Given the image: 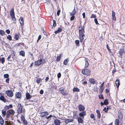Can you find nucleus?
I'll list each match as a JSON object with an SVG mask.
<instances>
[{"label": "nucleus", "mask_w": 125, "mask_h": 125, "mask_svg": "<svg viewBox=\"0 0 125 125\" xmlns=\"http://www.w3.org/2000/svg\"><path fill=\"white\" fill-rule=\"evenodd\" d=\"M73 121V119H67L65 120L64 121L65 123L67 124L68 123L72 122Z\"/></svg>", "instance_id": "f8f14e48"}, {"label": "nucleus", "mask_w": 125, "mask_h": 125, "mask_svg": "<svg viewBox=\"0 0 125 125\" xmlns=\"http://www.w3.org/2000/svg\"><path fill=\"white\" fill-rule=\"evenodd\" d=\"M69 60L68 58H67L65 59L63 62V64L65 65H66L68 63Z\"/></svg>", "instance_id": "b1692460"}, {"label": "nucleus", "mask_w": 125, "mask_h": 125, "mask_svg": "<svg viewBox=\"0 0 125 125\" xmlns=\"http://www.w3.org/2000/svg\"><path fill=\"white\" fill-rule=\"evenodd\" d=\"M72 16L70 18V20L71 21H72L74 19L75 16L74 15H72Z\"/></svg>", "instance_id": "5fc2aeb1"}, {"label": "nucleus", "mask_w": 125, "mask_h": 125, "mask_svg": "<svg viewBox=\"0 0 125 125\" xmlns=\"http://www.w3.org/2000/svg\"><path fill=\"white\" fill-rule=\"evenodd\" d=\"M119 116H118V117L119 118H123V115L121 113V112H119Z\"/></svg>", "instance_id": "72a5a7b5"}, {"label": "nucleus", "mask_w": 125, "mask_h": 125, "mask_svg": "<svg viewBox=\"0 0 125 125\" xmlns=\"http://www.w3.org/2000/svg\"><path fill=\"white\" fill-rule=\"evenodd\" d=\"M79 41L78 40H76L75 41V43L76 44H79Z\"/></svg>", "instance_id": "69168bd1"}, {"label": "nucleus", "mask_w": 125, "mask_h": 125, "mask_svg": "<svg viewBox=\"0 0 125 125\" xmlns=\"http://www.w3.org/2000/svg\"><path fill=\"white\" fill-rule=\"evenodd\" d=\"M33 102V101L32 100H29L28 101V102H29V104H27L26 105H28L29 104H31V103H32Z\"/></svg>", "instance_id": "13d9d810"}, {"label": "nucleus", "mask_w": 125, "mask_h": 125, "mask_svg": "<svg viewBox=\"0 0 125 125\" xmlns=\"http://www.w3.org/2000/svg\"><path fill=\"white\" fill-rule=\"evenodd\" d=\"M10 115H13L14 114V112L12 109H11L8 111Z\"/></svg>", "instance_id": "393cba45"}, {"label": "nucleus", "mask_w": 125, "mask_h": 125, "mask_svg": "<svg viewBox=\"0 0 125 125\" xmlns=\"http://www.w3.org/2000/svg\"><path fill=\"white\" fill-rule=\"evenodd\" d=\"M61 74L60 73H59L57 74V77L58 78L61 77Z\"/></svg>", "instance_id": "4d7b16f0"}, {"label": "nucleus", "mask_w": 125, "mask_h": 125, "mask_svg": "<svg viewBox=\"0 0 125 125\" xmlns=\"http://www.w3.org/2000/svg\"><path fill=\"white\" fill-rule=\"evenodd\" d=\"M78 108L79 110L81 111H83L85 109V108L84 106L83 105L80 104H79L78 106Z\"/></svg>", "instance_id": "9b49d317"}, {"label": "nucleus", "mask_w": 125, "mask_h": 125, "mask_svg": "<svg viewBox=\"0 0 125 125\" xmlns=\"http://www.w3.org/2000/svg\"><path fill=\"white\" fill-rule=\"evenodd\" d=\"M96 112L97 114V117L98 118H100L101 117V114L99 111L98 110H96Z\"/></svg>", "instance_id": "5701e85b"}, {"label": "nucleus", "mask_w": 125, "mask_h": 125, "mask_svg": "<svg viewBox=\"0 0 125 125\" xmlns=\"http://www.w3.org/2000/svg\"><path fill=\"white\" fill-rule=\"evenodd\" d=\"M103 111H104L105 112H107V109H106V107H105L103 109Z\"/></svg>", "instance_id": "680f3d73"}, {"label": "nucleus", "mask_w": 125, "mask_h": 125, "mask_svg": "<svg viewBox=\"0 0 125 125\" xmlns=\"http://www.w3.org/2000/svg\"><path fill=\"white\" fill-rule=\"evenodd\" d=\"M48 115V113L47 112H44L41 113L40 116L42 117H46Z\"/></svg>", "instance_id": "9d476101"}, {"label": "nucleus", "mask_w": 125, "mask_h": 125, "mask_svg": "<svg viewBox=\"0 0 125 125\" xmlns=\"http://www.w3.org/2000/svg\"><path fill=\"white\" fill-rule=\"evenodd\" d=\"M1 63L3 64L5 62V59L4 57H2L1 59Z\"/></svg>", "instance_id": "37998d69"}, {"label": "nucleus", "mask_w": 125, "mask_h": 125, "mask_svg": "<svg viewBox=\"0 0 125 125\" xmlns=\"http://www.w3.org/2000/svg\"><path fill=\"white\" fill-rule=\"evenodd\" d=\"M5 34V32L3 30H0V34L1 36L4 35Z\"/></svg>", "instance_id": "c756f323"}, {"label": "nucleus", "mask_w": 125, "mask_h": 125, "mask_svg": "<svg viewBox=\"0 0 125 125\" xmlns=\"http://www.w3.org/2000/svg\"><path fill=\"white\" fill-rule=\"evenodd\" d=\"M7 38L10 41H11L12 40L11 36L10 35H9L7 36Z\"/></svg>", "instance_id": "58836bf2"}, {"label": "nucleus", "mask_w": 125, "mask_h": 125, "mask_svg": "<svg viewBox=\"0 0 125 125\" xmlns=\"http://www.w3.org/2000/svg\"><path fill=\"white\" fill-rule=\"evenodd\" d=\"M62 56L61 54H60L59 56H57L56 61L57 62H59L60 61L61 57Z\"/></svg>", "instance_id": "2f4dec72"}, {"label": "nucleus", "mask_w": 125, "mask_h": 125, "mask_svg": "<svg viewBox=\"0 0 125 125\" xmlns=\"http://www.w3.org/2000/svg\"><path fill=\"white\" fill-rule=\"evenodd\" d=\"M94 21L96 24H99V23H98L97 19L95 18L94 19Z\"/></svg>", "instance_id": "864d4df0"}, {"label": "nucleus", "mask_w": 125, "mask_h": 125, "mask_svg": "<svg viewBox=\"0 0 125 125\" xmlns=\"http://www.w3.org/2000/svg\"><path fill=\"white\" fill-rule=\"evenodd\" d=\"M79 117L84 118V117L86 115V112L85 111H83L81 112L79 114Z\"/></svg>", "instance_id": "6e6552de"}, {"label": "nucleus", "mask_w": 125, "mask_h": 125, "mask_svg": "<svg viewBox=\"0 0 125 125\" xmlns=\"http://www.w3.org/2000/svg\"><path fill=\"white\" fill-rule=\"evenodd\" d=\"M42 81V79L41 78H40L36 80L37 82L39 83L40 82Z\"/></svg>", "instance_id": "49530a36"}, {"label": "nucleus", "mask_w": 125, "mask_h": 125, "mask_svg": "<svg viewBox=\"0 0 125 125\" xmlns=\"http://www.w3.org/2000/svg\"><path fill=\"white\" fill-rule=\"evenodd\" d=\"M85 68H86L88 66L89 64L88 61L86 60L85 59Z\"/></svg>", "instance_id": "c9c22d12"}, {"label": "nucleus", "mask_w": 125, "mask_h": 125, "mask_svg": "<svg viewBox=\"0 0 125 125\" xmlns=\"http://www.w3.org/2000/svg\"><path fill=\"white\" fill-rule=\"evenodd\" d=\"M12 17V21H14V22L16 21V19L15 16L11 17Z\"/></svg>", "instance_id": "603ef678"}, {"label": "nucleus", "mask_w": 125, "mask_h": 125, "mask_svg": "<svg viewBox=\"0 0 125 125\" xmlns=\"http://www.w3.org/2000/svg\"><path fill=\"white\" fill-rule=\"evenodd\" d=\"M0 100L4 102H6V100L4 96V94L1 93H0Z\"/></svg>", "instance_id": "0eeeda50"}, {"label": "nucleus", "mask_w": 125, "mask_h": 125, "mask_svg": "<svg viewBox=\"0 0 125 125\" xmlns=\"http://www.w3.org/2000/svg\"><path fill=\"white\" fill-rule=\"evenodd\" d=\"M60 12V10H59L57 11V15L58 16H59V15Z\"/></svg>", "instance_id": "e2e57ef3"}, {"label": "nucleus", "mask_w": 125, "mask_h": 125, "mask_svg": "<svg viewBox=\"0 0 125 125\" xmlns=\"http://www.w3.org/2000/svg\"><path fill=\"white\" fill-rule=\"evenodd\" d=\"M23 122L24 124L26 125L28 124V122L26 120H24Z\"/></svg>", "instance_id": "3c124183"}, {"label": "nucleus", "mask_w": 125, "mask_h": 125, "mask_svg": "<svg viewBox=\"0 0 125 125\" xmlns=\"http://www.w3.org/2000/svg\"><path fill=\"white\" fill-rule=\"evenodd\" d=\"M104 103L105 105H106L108 104V102L107 99H105L104 101Z\"/></svg>", "instance_id": "4c0bfd02"}, {"label": "nucleus", "mask_w": 125, "mask_h": 125, "mask_svg": "<svg viewBox=\"0 0 125 125\" xmlns=\"http://www.w3.org/2000/svg\"><path fill=\"white\" fill-rule=\"evenodd\" d=\"M26 96L27 99H29L32 97V96L28 93H26Z\"/></svg>", "instance_id": "6ab92c4d"}, {"label": "nucleus", "mask_w": 125, "mask_h": 125, "mask_svg": "<svg viewBox=\"0 0 125 125\" xmlns=\"http://www.w3.org/2000/svg\"><path fill=\"white\" fill-rule=\"evenodd\" d=\"M53 27H55L56 26V23L55 21L54 20H53Z\"/></svg>", "instance_id": "a18cd8bd"}, {"label": "nucleus", "mask_w": 125, "mask_h": 125, "mask_svg": "<svg viewBox=\"0 0 125 125\" xmlns=\"http://www.w3.org/2000/svg\"><path fill=\"white\" fill-rule=\"evenodd\" d=\"M77 111H73V116L74 118H75L76 117V116L77 117Z\"/></svg>", "instance_id": "bb28decb"}, {"label": "nucleus", "mask_w": 125, "mask_h": 125, "mask_svg": "<svg viewBox=\"0 0 125 125\" xmlns=\"http://www.w3.org/2000/svg\"><path fill=\"white\" fill-rule=\"evenodd\" d=\"M9 75L8 74H5L4 75V78H9Z\"/></svg>", "instance_id": "ea45409f"}, {"label": "nucleus", "mask_w": 125, "mask_h": 125, "mask_svg": "<svg viewBox=\"0 0 125 125\" xmlns=\"http://www.w3.org/2000/svg\"><path fill=\"white\" fill-rule=\"evenodd\" d=\"M15 96L16 98L20 99L21 97V94L19 92H16L15 94Z\"/></svg>", "instance_id": "1a4fd4ad"}, {"label": "nucleus", "mask_w": 125, "mask_h": 125, "mask_svg": "<svg viewBox=\"0 0 125 125\" xmlns=\"http://www.w3.org/2000/svg\"><path fill=\"white\" fill-rule=\"evenodd\" d=\"M59 91L60 93L64 95H67L68 94V92L66 90H65L64 88L61 87L60 88Z\"/></svg>", "instance_id": "20e7f679"}, {"label": "nucleus", "mask_w": 125, "mask_h": 125, "mask_svg": "<svg viewBox=\"0 0 125 125\" xmlns=\"http://www.w3.org/2000/svg\"><path fill=\"white\" fill-rule=\"evenodd\" d=\"M25 52L24 51H22L20 52L19 54L20 55L24 57L25 56Z\"/></svg>", "instance_id": "7c9ffc66"}, {"label": "nucleus", "mask_w": 125, "mask_h": 125, "mask_svg": "<svg viewBox=\"0 0 125 125\" xmlns=\"http://www.w3.org/2000/svg\"><path fill=\"white\" fill-rule=\"evenodd\" d=\"M119 121L118 119H116L115 120V125H119Z\"/></svg>", "instance_id": "c85d7f7f"}, {"label": "nucleus", "mask_w": 125, "mask_h": 125, "mask_svg": "<svg viewBox=\"0 0 125 125\" xmlns=\"http://www.w3.org/2000/svg\"><path fill=\"white\" fill-rule=\"evenodd\" d=\"M91 72L90 70L88 69H85L84 70H83L82 71V73L83 74L87 75H90L91 73Z\"/></svg>", "instance_id": "7ed1b4c3"}, {"label": "nucleus", "mask_w": 125, "mask_h": 125, "mask_svg": "<svg viewBox=\"0 0 125 125\" xmlns=\"http://www.w3.org/2000/svg\"><path fill=\"white\" fill-rule=\"evenodd\" d=\"M43 93V90H41V91H40V93L41 94H42Z\"/></svg>", "instance_id": "774afa93"}, {"label": "nucleus", "mask_w": 125, "mask_h": 125, "mask_svg": "<svg viewBox=\"0 0 125 125\" xmlns=\"http://www.w3.org/2000/svg\"><path fill=\"white\" fill-rule=\"evenodd\" d=\"M52 115H50L49 116H48L46 119H48L50 120L51 119V117H52Z\"/></svg>", "instance_id": "de8ad7c7"}, {"label": "nucleus", "mask_w": 125, "mask_h": 125, "mask_svg": "<svg viewBox=\"0 0 125 125\" xmlns=\"http://www.w3.org/2000/svg\"><path fill=\"white\" fill-rule=\"evenodd\" d=\"M54 122L55 125H60L61 123L60 121L58 119H55Z\"/></svg>", "instance_id": "4468645a"}, {"label": "nucleus", "mask_w": 125, "mask_h": 125, "mask_svg": "<svg viewBox=\"0 0 125 125\" xmlns=\"http://www.w3.org/2000/svg\"><path fill=\"white\" fill-rule=\"evenodd\" d=\"M22 107L21 104H19L18 105V109H17V111L18 113V114H20L22 113Z\"/></svg>", "instance_id": "39448f33"}, {"label": "nucleus", "mask_w": 125, "mask_h": 125, "mask_svg": "<svg viewBox=\"0 0 125 125\" xmlns=\"http://www.w3.org/2000/svg\"><path fill=\"white\" fill-rule=\"evenodd\" d=\"M99 98L100 99H104V97L101 94L100 95H99Z\"/></svg>", "instance_id": "6e6d98bb"}, {"label": "nucleus", "mask_w": 125, "mask_h": 125, "mask_svg": "<svg viewBox=\"0 0 125 125\" xmlns=\"http://www.w3.org/2000/svg\"><path fill=\"white\" fill-rule=\"evenodd\" d=\"M10 114L9 113V112L8 111L6 114V117L7 118H9L10 116Z\"/></svg>", "instance_id": "8fccbe9b"}, {"label": "nucleus", "mask_w": 125, "mask_h": 125, "mask_svg": "<svg viewBox=\"0 0 125 125\" xmlns=\"http://www.w3.org/2000/svg\"><path fill=\"white\" fill-rule=\"evenodd\" d=\"M115 13L113 11H112V16L113 20L114 21H115L116 20V18L115 17Z\"/></svg>", "instance_id": "f3484780"}, {"label": "nucleus", "mask_w": 125, "mask_h": 125, "mask_svg": "<svg viewBox=\"0 0 125 125\" xmlns=\"http://www.w3.org/2000/svg\"><path fill=\"white\" fill-rule=\"evenodd\" d=\"M89 81L91 83L93 84H94L95 83V81L94 79H89Z\"/></svg>", "instance_id": "aec40b11"}, {"label": "nucleus", "mask_w": 125, "mask_h": 125, "mask_svg": "<svg viewBox=\"0 0 125 125\" xmlns=\"http://www.w3.org/2000/svg\"><path fill=\"white\" fill-rule=\"evenodd\" d=\"M90 116L91 118H94V120H95V119L94 118V115L93 114H91L90 115Z\"/></svg>", "instance_id": "79ce46f5"}, {"label": "nucleus", "mask_w": 125, "mask_h": 125, "mask_svg": "<svg viewBox=\"0 0 125 125\" xmlns=\"http://www.w3.org/2000/svg\"><path fill=\"white\" fill-rule=\"evenodd\" d=\"M6 125H11L10 122L8 121H6L5 122Z\"/></svg>", "instance_id": "a19ab883"}, {"label": "nucleus", "mask_w": 125, "mask_h": 125, "mask_svg": "<svg viewBox=\"0 0 125 125\" xmlns=\"http://www.w3.org/2000/svg\"><path fill=\"white\" fill-rule=\"evenodd\" d=\"M19 21L21 25V26H23L24 25V20L23 18L21 17L19 19Z\"/></svg>", "instance_id": "2eb2a0df"}, {"label": "nucleus", "mask_w": 125, "mask_h": 125, "mask_svg": "<svg viewBox=\"0 0 125 125\" xmlns=\"http://www.w3.org/2000/svg\"><path fill=\"white\" fill-rule=\"evenodd\" d=\"M84 31L83 30H79V36L80 39V42H82L83 40L84 36H85V35L84 34Z\"/></svg>", "instance_id": "f257e3e1"}, {"label": "nucleus", "mask_w": 125, "mask_h": 125, "mask_svg": "<svg viewBox=\"0 0 125 125\" xmlns=\"http://www.w3.org/2000/svg\"><path fill=\"white\" fill-rule=\"evenodd\" d=\"M96 17V16L95 15L93 14L91 17L90 18H95Z\"/></svg>", "instance_id": "bf43d9fd"}, {"label": "nucleus", "mask_w": 125, "mask_h": 125, "mask_svg": "<svg viewBox=\"0 0 125 125\" xmlns=\"http://www.w3.org/2000/svg\"><path fill=\"white\" fill-rule=\"evenodd\" d=\"M9 78H7L6 80V82L7 83H9Z\"/></svg>", "instance_id": "338daca9"}, {"label": "nucleus", "mask_w": 125, "mask_h": 125, "mask_svg": "<svg viewBox=\"0 0 125 125\" xmlns=\"http://www.w3.org/2000/svg\"><path fill=\"white\" fill-rule=\"evenodd\" d=\"M20 36V34H18V35H15V39L16 40H18Z\"/></svg>", "instance_id": "e433bc0d"}, {"label": "nucleus", "mask_w": 125, "mask_h": 125, "mask_svg": "<svg viewBox=\"0 0 125 125\" xmlns=\"http://www.w3.org/2000/svg\"><path fill=\"white\" fill-rule=\"evenodd\" d=\"M21 118L22 121L25 120L24 117L22 115L21 116Z\"/></svg>", "instance_id": "09e8293b"}, {"label": "nucleus", "mask_w": 125, "mask_h": 125, "mask_svg": "<svg viewBox=\"0 0 125 125\" xmlns=\"http://www.w3.org/2000/svg\"><path fill=\"white\" fill-rule=\"evenodd\" d=\"M73 92H79V89L78 88H74L73 89Z\"/></svg>", "instance_id": "473e14b6"}, {"label": "nucleus", "mask_w": 125, "mask_h": 125, "mask_svg": "<svg viewBox=\"0 0 125 125\" xmlns=\"http://www.w3.org/2000/svg\"><path fill=\"white\" fill-rule=\"evenodd\" d=\"M104 87H100V88L99 89L100 92L101 94L102 93H103V91L104 89Z\"/></svg>", "instance_id": "f704fd0d"}, {"label": "nucleus", "mask_w": 125, "mask_h": 125, "mask_svg": "<svg viewBox=\"0 0 125 125\" xmlns=\"http://www.w3.org/2000/svg\"><path fill=\"white\" fill-rule=\"evenodd\" d=\"M10 15L11 17L15 16V13L13 8L11 9L10 12Z\"/></svg>", "instance_id": "dca6fc26"}, {"label": "nucleus", "mask_w": 125, "mask_h": 125, "mask_svg": "<svg viewBox=\"0 0 125 125\" xmlns=\"http://www.w3.org/2000/svg\"><path fill=\"white\" fill-rule=\"evenodd\" d=\"M41 35H39V36L38 37V40L37 41V42H38L39 41V40H40L41 38Z\"/></svg>", "instance_id": "052dcab7"}, {"label": "nucleus", "mask_w": 125, "mask_h": 125, "mask_svg": "<svg viewBox=\"0 0 125 125\" xmlns=\"http://www.w3.org/2000/svg\"><path fill=\"white\" fill-rule=\"evenodd\" d=\"M76 13L75 9V7H74V9L73 10V11L71 12H70V14L71 16L72 15H75Z\"/></svg>", "instance_id": "4be33fe9"}, {"label": "nucleus", "mask_w": 125, "mask_h": 125, "mask_svg": "<svg viewBox=\"0 0 125 125\" xmlns=\"http://www.w3.org/2000/svg\"><path fill=\"white\" fill-rule=\"evenodd\" d=\"M4 123V121L1 117L0 116V124L3 125Z\"/></svg>", "instance_id": "a878e982"}, {"label": "nucleus", "mask_w": 125, "mask_h": 125, "mask_svg": "<svg viewBox=\"0 0 125 125\" xmlns=\"http://www.w3.org/2000/svg\"><path fill=\"white\" fill-rule=\"evenodd\" d=\"M125 51L122 49H121L119 51V54L121 56H122L124 54V53Z\"/></svg>", "instance_id": "412c9836"}, {"label": "nucleus", "mask_w": 125, "mask_h": 125, "mask_svg": "<svg viewBox=\"0 0 125 125\" xmlns=\"http://www.w3.org/2000/svg\"><path fill=\"white\" fill-rule=\"evenodd\" d=\"M84 118L81 117H77V121L79 123H82L83 122V119Z\"/></svg>", "instance_id": "ddd939ff"}, {"label": "nucleus", "mask_w": 125, "mask_h": 125, "mask_svg": "<svg viewBox=\"0 0 125 125\" xmlns=\"http://www.w3.org/2000/svg\"><path fill=\"white\" fill-rule=\"evenodd\" d=\"M62 31V29L61 28H59L57 30L55 31L54 33L55 34H57L61 32Z\"/></svg>", "instance_id": "cd10ccee"}, {"label": "nucleus", "mask_w": 125, "mask_h": 125, "mask_svg": "<svg viewBox=\"0 0 125 125\" xmlns=\"http://www.w3.org/2000/svg\"><path fill=\"white\" fill-rule=\"evenodd\" d=\"M2 112L3 115L4 116L6 114V111L5 110H2Z\"/></svg>", "instance_id": "c03bdc74"}, {"label": "nucleus", "mask_w": 125, "mask_h": 125, "mask_svg": "<svg viewBox=\"0 0 125 125\" xmlns=\"http://www.w3.org/2000/svg\"><path fill=\"white\" fill-rule=\"evenodd\" d=\"M6 32L8 34H9L10 33V31L9 30H7L6 31Z\"/></svg>", "instance_id": "0e129e2a"}, {"label": "nucleus", "mask_w": 125, "mask_h": 125, "mask_svg": "<svg viewBox=\"0 0 125 125\" xmlns=\"http://www.w3.org/2000/svg\"><path fill=\"white\" fill-rule=\"evenodd\" d=\"M6 93L7 96L9 97H12L13 95V93L11 90H8L7 91H6Z\"/></svg>", "instance_id": "423d86ee"}, {"label": "nucleus", "mask_w": 125, "mask_h": 125, "mask_svg": "<svg viewBox=\"0 0 125 125\" xmlns=\"http://www.w3.org/2000/svg\"><path fill=\"white\" fill-rule=\"evenodd\" d=\"M45 60L43 59H40L35 61L34 62V65H40L45 63Z\"/></svg>", "instance_id": "f03ea898"}, {"label": "nucleus", "mask_w": 125, "mask_h": 125, "mask_svg": "<svg viewBox=\"0 0 125 125\" xmlns=\"http://www.w3.org/2000/svg\"><path fill=\"white\" fill-rule=\"evenodd\" d=\"M115 83L117 88H118L120 84L119 80L118 79L116 80L115 81Z\"/></svg>", "instance_id": "a211bd4d"}]
</instances>
